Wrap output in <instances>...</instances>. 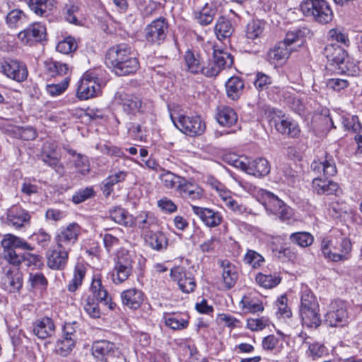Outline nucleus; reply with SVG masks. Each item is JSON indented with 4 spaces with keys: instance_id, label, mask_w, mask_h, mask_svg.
<instances>
[{
    "instance_id": "nucleus-1",
    "label": "nucleus",
    "mask_w": 362,
    "mask_h": 362,
    "mask_svg": "<svg viewBox=\"0 0 362 362\" xmlns=\"http://www.w3.org/2000/svg\"><path fill=\"white\" fill-rule=\"evenodd\" d=\"M311 170L316 174L322 173L325 179L317 177L313 180L312 187L315 193L319 195H337L340 190L339 185L328 179L337 174V167L333 156L326 153L319 159L314 160L310 165Z\"/></svg>"
},
{
    "instance_id": "nucleus-2",
    "label": "nucleus",
    "mask_w": 362,
    "mask_h": 362,
    "mask_svg": "<svg viewBox=\"0 0 362 362\" xmlns=\"http://www.w3.org/2000/svg\"><path fill=\"white\" fill-rule=\"evenodd\" d=\"M351 250V240L341 235L325 238L321 243V251L325 257L334 262L349 260Z\"/></svg>"
},
{
    "instance_id": "nucleus-3",
    "label": "nucleus",
    "mask_w": 362,
    "mask_h": 362,
    "mask_svg": "<svg viewBox=\"0 0 362 362\" xmlns=\"http://www.w3.org/2000/svg\"><path fill=\"white\" fill-rule=\"evenodd\" d=\"M323 54L329 64L335 66V69L339 73L348 76H354L357 74L358 68L341 46L332 43L327 45L324 47Z\"/></svg>"
},
{
    "instance_id": "nucleus-4",
    "label": "nucleus",
    "mask_w": 362,
    "mask_h": 362,
    "mask_svg": "<svg viewBox=\"0 0 362 362\" xmlns=\"http://www.w3.org/2000/svg\"><path fill=\"white\" fill-rule=\"evenodd\" d=\"M303 15L320 24H327L333 19V11L325 0H305L300 5Z\"/></svg>"
},
{
    "instance_id": "nucleus-5",
    "label": "nucleus",
    "mask_w": 362,
    "mask_h": 362,
    "mask_svg": "<svg viewBox=\"0 0 362 362\" xmlns=\"http://www.w3.org/2000/svg\"><path fill=\"white\" fill-rule=\"evenodd\" d=\"M169 23L164 17H159L146 25L144 30V37L147 44L160 46L167 39Z\"/></svg>"
},
{
    "instance_id": "nucleus-6",
    "label": "nucleus",
    "mask_w": 362,
    "mask_h": 362,
    "mask_svg": "<svg viewBox=\"0 0 362 362\" xmlns=\"http://www.w3.org/2000/svg\"><path fill=\"white\" fill-rule=\"evenodd\" d=\"M4 249V258L11 264L18 266L20 264V255L15 249H22L31 251L34 247L28 244L23 238L11 234H7L1 241Z\"/></svg>"
},
{
    "instance_id": "nucleus-7",
    "label": "nucleus",
    "mask_w": 362,
    "mask_h": 362,
    "mask_svg": "<svg viewBox=\"0 0 362 362\" xmlns=\"http://www.w3.org/2000/svg\"><path fill=\"white\" fill-rule=\"evenodd\" d=\"M170 117L175 126L186 135L196 136L202 135L205 132V122L199 116L180 115L177 118H175L172 115Z\"/></svg>"
},
{
    "instance_id": "nucleus-8",
    "label": "nucleus",
    "mask_w": 362,
    "mask_h": 362,
    "mask_svg": "<svg viewBox=\"0 0 362 362\" xmlns=\"http://www.w3.org/2000/svg\"><path fill=\"white\" fill-rule=\"evenodd\" d=\"M264 207L267 211L276 216L281 221L290 220L293 215V209L282 200L269 191H264Z\"/></svg>"
},
{
    "instance_id": "nucleus-9",
    "label": "nucleus",
    "mask_w": 362,
    "mask_h": 362,
    "mask_svg": "<svg viewBox=\"0 0 362 362\" xmlns=\"http://www.w3.org/2000/svg\"><path fill=\"white\" fill-rule=\"evenodd\" d=\"M100 90V86L95 74L86 71L78 81L76 95L80 100H88L97 96Z\"/></svg>"
},
{
    "instance_id": "nucleus-10",
    "label": "nucleus",
    "mask_w": 362,
    "mask_h": 362,
    "mask_svg": "<svg viewBox=\"0 0 362 362\" xmlns=\"http://www.w3.org/2000/svg\"><path fill=\"white\" fill-rule=\"evenodd\" d=\"M187 70L192 74H202L206 76L209 58L204 52L187 49L184 55Z\"/></svg>"
},
{
    "instance_id": "nucleus-11",
    "label": "nucleus",
    "mask_w": 362,
    "mask_h": 362,
    "mask_svg": "<svg viewBox=\"0 0 362 362\" xmlns=\"http://www.w3.org/2000/svg\"><path fill=\"white\" fill-rule=\"evenodd\" d=\"M326 322L331 327H342L348 320L346 304L341 300L331 302L325 316Z\"/></svg>"
},
{
    "instance_id": "nucleus-12",
    "label": "nucleus",
    "mask_w": 362,
    "mask_h": 362,
    "mask_svg": "<svg viewBox=\"0 0 362 362\" xmlns=\"http://www.w3.org/2000/svg\"><path fill=\"white\" fill-rule=\"evenodd\" d=\"M46 28L40 23L29 25L18 34V38L24 45L33 46L46 39Z\"/></svg>"
},
{
    "instance_id": "nucleus-13",
    "label": "nucleus",
    "mask_w": 362,
    "mask_h": 362,
    "mask_svg": "<svg viewBox=\"0 0 362 362\" xmlns=\"http://www.w3.org/2000/svg\"><path fill=\"white\" fill-rule=\"evenodd\" d=\"M1 71L9 78L17 82L24 81L28 77L25 64L20 61L8 58L1 62Z\"/></svg>"
},
{
    "instance_id": "nucleus-14",
    "label": "nucleus",
    "mask_w": 362,
    "mask_h": 362,
    "mask_svg": "<svg viewBox=\"0 0 362 362\" xmlns=\"http://www.w3.org/2000/svg\"><path fill=\"white\" fill-rule=\"evenodd\" d=\"M233 64L232 55L226 52L221 50H214L213 61L208 62V70H206V77L216 76L220 71L230 67Z\"/></svg>"
},
{
    "instance_id": "nucleus-15",
    "label": "nucleus",
    "mask_w": 362,
    "mask_h": 362,
    "mask_svg": "<svg viewBox=\"0 0 362 362\" xmlns=\"http://www.w3.org/2000/svg\"><path fill=\"white\" fill-rule=\"evenodd\" d=\"M81 227L76 223H70L66 228H63L56 237L58 248L71 251L78 240Z\"/></svg>"
},
{
    "instance_id": "nucleus-16",
    "label": "nucleus",
    "mask_w": 362,
    "mask_h": 362,
    "mask_svg": "<svg viewBox=\"0 0 362 362\" xmlns=\"http://www.w3.org/2000/svg\"><path fill=\"white\" fill-rule=\"evenodd\" d=\"M235 163L236 166L242 170L257 177L266 176L271 170L269 161L263 158H258L247 163L239 160H236Z\"/></svg>"
},
{
    "instance_id": "nucleus-17",
    "label": "nucleus",
    "mask_w": 362,
    "mask_h": 362,
    "mask_svg": "<svg viewBox=\"0 0 362 362\" xmlns=\"http://www.w3.org/2000/svg\"><path fill=\"white\" fill-rule=\"evenodd\" d=\"M170 278L176 281L180 289L186 293L193 292L197 286L192 272H187L182 267H175L170 269Z\"/></svg>"
},
{
    "instance_id": "nucleus-18",
    "label": "nucleus",
    "mask_w": 362,
    "mask_h": 362,
    "mask_svg": "<svg viewBox=\"0 0 362 362\" xmlns=\"http://www.w3.org/2000/svg\"><path fill=\"white\" fill-rule=\"evenodd\" d=\"M177 192L187 202H195L204 198L203 189L194 182L185 177L178 185Z\"/></svg>"
},
{
    "instance_id": "nucleus-19",
    "label": "nucleus",
    "mask_w": 362,
    "mask_h": 362,
    "mask_svg": "<svg viewBox=\"0 0 362 362\" xmlns=\"http://www.w3.org/2000/svg\"><path fill=\"white\" fill-rule=\"evenodd\" d=\"M117 262L115 267L117 270V281L122 283L126 281L132 272V260L129 252L122 250L117 254Z\"/></svg>"
},
{
    "instance_id": "nucleus-20",
    "label": "nucleus",
    "mask_w": 362,
    "mask_h": 362,
    "mask_svg": "<svg viewBox=\"0 0 362 362\" xmlns=\"http://www.w3.org/2000/svg\"><path fill=\"white\" fill-rule=\"evenodd\" d=\"M1 285L4 290L13 293L20 290L23 286V275L16 269L6 267L1 277Z\"/></svg>"
},
{
    "instance_id": "nucleus-21",
    "label": "nucleus",
    "mask_w": 362,
    "mask_h": 362,
    "mask_svg": "<svg viewBox=\"0 0 362 362\" xmlns=\"http://www.w3.org/2000/svg\"><path fill=\"white\" fill-rule=\"evenodd\" d=\"M304 348L306 356L313 361H317L329 355V350L324 343L313 338H305Z\"/></svg>"
},
{
    "instance_id": "nucleus-22",
    "label": "nucleus",
    "mask_w": 362,
    "mask_h": 362,
    "mask_svg": "<svg viewBox=\"0 0 362 362\" xmlns=\"http://www.w3.org/2000/svg\"><path fill=\"white\" fill-rule=\"evenodd\" d=\"M191 206L193 213L197 215L206 226L213 228L221 224L222 216L219 212L209 208Z\"/></svg>"
},
{
    "instance_id": "nucleus-23",
    "label": "nucleus",
    "mask_w": 362,
    "mask_h": 362,
    "mask_svg": "<svg viewBox=\"0 0 362 362\" xmlns=\"http://www.w3.org/2000/svg\"><path fill=\"white\" fill-rule=\"evenodd\" d=\"M69 251L62 248L49 250L47 253V266L52 269L62 270L65 268L69 259Z\"/></svg>"
},
{
    "instance_id": "nucleus-24",
    "label": "nucleus",
    "mask_w": 362,
    "mask_h": 362,
    "mask_svg": "<svg viewBox=\"0 0 362 362\" xmlns=\"http://www.w3.org/2000/svg\"><path fill=\"white\" fill-rule=\"evenodd\" d=\"M93 355L101 362H112L113 343L107 340L95 341L92 346Z\"/></svg>"
},
{
    "instance_id": "nucleus-25",
    "label": "nucleus",
    "mask_w": 362,
    "mask_h": 362,
    "mask_svg": "<svg viewBox=\"0 0 362 362\" xmlns=\"http://www.w3.org/2000/svg\"><path fill=\"white\" fill-rule=\"evenodd\" d=\"M30 219L28 211L18 206H13L7 212V223L16 228L23 227Z\"/></svg>"
},
{
    "instance_id": "nucleus-26",
    "label": "nucleus",
    "mask_w": 362,
    "mask_h": 362,
    "mask_svg": "<svg viewBox=\"0 0 362 362\" xmlns=\"http://www.w3.org/2000/svg\"><path fill=\"white\" fill-rule=\"evenodd\" d=\"M238 118V115L233 108L224 105L217 107L216 119L220 125L230 127L237 123Z\"/></svg>"
},
{
    "instance_id": "nucleus-27",
    "label": "nucleus",
    "mask_w": 362,
    "mask_h": 362,
    "mask_svg": "<svg viewBox=\"0 0 362 362\" xmlns=\"http://www.w3.org/2000/svg\"><path fill=\"white\" fill-rule=\"evenodd\" d=\"M216 13V6L212 3H206L200 10L194 12V18L199 25L206 26L212 23Z\"/></svg>"
},
{
    "instance_id": "nucleus-28",
    "label": "nucleus",
    "mask_w": 362,
    "mask_h": 362,
    "mask_svg": "<svg viewBox=\"0 0 362 362\" xmlns=\"http://www.w3.org/2000/svg\"><path fill=\"white\" fill-rule=\"evenodd\" d=\"M33 332L40 339L52 337L55 332V326L49 317H44L33 324Z\"/></svg>"
},
{
    "instance_id": "nucleus-29",
    "label": "nucleus",
    "mask_w": 362,
    "mask_h": 362,
    "mask_svg": "<svg viewBox=\"0 0 362 362\" xmlns=\"http://www.w3.org/2000/svg\"><path fill=\"white\" fill-rule=\"evenodd\" d=\"M291 49L287 47L286 44L282 42L277 43L270 49L267 54V60L271 64H276L288 58Z\"/></svg>"
},
{
    "instance_id": "nucleus-30",
    "label": "nucleus",
    "mask_w": 362,
    "mask_h": 362,
    "mask_svg": "<svg viewBox=\"0 0 362 362\" xmlns=\"http://www.w3.org/2000/svg\"><path fill=\"white\" fill-rule=\"evenodd\" d=\"M115 100H117V103L128 114L139 112L142 106V102L139 98L127 95L124 97L119 93L115 95Z\"/></svg>"
},
{
    "instance_id": "nucleus-31",
    "label": "nucleus",
    "mask_w": 362,
    "mask_h": 362,
    "mask_svg": "<svg viewBox=\"0 0 362 362\" xmlns=\"http://www.w3.org/2000/svg\"><path fill=\"white\" fill-rule=\"evenodd\" d=\"M121 299L124 305L136 310L144 300L143 293L136 288L127 289L121 293Z\"/></svg>"
},
{
    "instance_id": "nucleus-32",
    "label": "nucleus",
    "mask_w": 362,
    "mask_h": 362,
    "mask_svg": "<svg viewBox=\"0 0 362 362\" xmlns=\"http://www.w3.org/2000/svg\"><path fill=\"white\" fill-rule=\"evenodd\" d=\"M223 269L222 279L226 288H233L238 279V274L235 267L227 260L221 261Z\"/></svg>"
},
{
    "instance_id": "nucleus-33",
    "label": "nucleus",
    "mask_w": 362,
    "mask_h": 362,
    "mask_svg": "<svg viewBox=\"0 0 362 362\" xmlns=\"http://www.w3.org/2000/svg\"><path fill=\"white\" fill-rule=\"evenodd\" d=\"M276 129L282 134H286L291 137H296L300 132L298 125L293 121L286 118L274 119Z\"/></svg>"
},
{
    "instance_id": "nucleus-34",
    "label": "nucleus",
    "mask_w": 362,
    "mask_h": 362,
    "mask_svg": "<svg viewBox=\"0 0 362 362\" xmlns=\"http://www.w3.org/2000/svg\"><path fill=\"white\" fill-rule=\"evenodd\" d=\"M234 31L230 21L224 16L218 18L214 27V32L219 40L230 37Z\"/></svg>"
},
{
    "instance_id": "nucleus-35",
    "label": "nucleus",
    "mask_w": 362,
    "mask_h": 362,
    "mask_svg": "<svg viewBox=\"0 0 362 362\" xmlns=\"http://www.w3.org/2000/svg\"><path fill=\"white\" fill-rule=\"evenodd\" d=\"M244 86V81L240 78H230L226 83L227 96L233 100L238 99L243 93Z\"/></svg>"
},
{
    "instance_id": "nucleus-36",
    "label": "nucleus",
    "mask_w": 362,
    "mask_h": 362,
    "mask_svg": "<svg viewBox=\"0 0 362 362\" xmlns=\"http://www.w3.org/2000/svg\"><path fill=\"white\" fill-rule=\"evenodd\" d=\"M319 307L300 310L302 323L308 327H317L321 323Z\"/></svg>"
},
{
    "instance_id": "nucleus-37",
    "label": "nucleus",
    "mask_w": 362,
    "mask_h": 362,
    "mask_svg": "<svg viewBox=\"0 0 362 362\" xmlns=\"http://www.w3.org/2000/svg\"><path fill=\"white\" fill-rule=\"evenodd\" d=\"M139 68V62L136 58H129L127 60L115 63V74L117 76H127L134 74Z\"/></svg>"
},
{
    "instance_id": "nucleus-38",
    "label": "nucleus",
    "mask_w": 362,
    "mask_h": 362,
    "mask_svg": "<svg viewBox=\"0 0 362 362\" xmlns=\"http://www.w3.org/2000/svg\"><path fill=\"white\" fill-rule=\"evenodd\" d=\"M90 290L98 302L103 303L105 305H108V308L110 310L113 309L112 303H109L107 300V291L102 286L100 279H93Z\"/></svg>"
},
{
    "instance_id": "nucleus-39",
    "label": "nucleus",
    "mask_w": 362,
    "mask_h": 362,
    "mask_svg": "<svg viewBox=\"0 0 362 362\" xmlns=\"http://www.w3.org/2000/svg\"><path fill=\"white\" fill-rule=\"evenodd\" d=\"M54 2V0H29L28 4L35 14L44 16L52 10Z\"/></svg>"
},
{
    "instance_id": "nucleus-40",
    "label": "nucleus",
    "mask_w": 362,
    "mask_h": 362,
    "mask_svg": "<svg viewBox=\"0 0 362 362\" xmlns=\"http://www.w3.org/2000/svg\"><path fill=\"white\" fill-rule=\"evenodd\" d=\"M5 21L9 28H17L27 22V16L22 10L13 9L7 13Z\"/></svg>"
},
{
    "instance_id": "nucleus-41",
    "label": "nucleus",
    "mask_w": 362,
    "mask_h": 362,
    "mask_svg": "<svg viewBox=\"0 0 362 362\" xmlns=\"http://www.w3.org/2000/svg\"><path fill=\"white\" fill-rule=\"evenodd\" d=\"M159 179L161 180L163 185L168 189L177 188L181 181H183L185 177L175 175V173L161 168V173L159 175Z\"/></svg>"
},
{
    "instance_id": "nucleus-42",
    "label": "nucleus",
    "mask_w": 362,
    "mask_h": 362,
    "mask_svg": "<svg viewBox=\"0 0 362 362\" xmlns=\"http://www.w3.org/2000/svg\"><path fill=\"white\" fill-rule=\"evenodd\" d=\"M146 242L152 249L157 251L166 250L168 245L167 237L160 231L156 232L149 235Z\"/></svg>"
},
{
    "instance_id": "nucleus-43",
    "label": "nucleus",
    "mask_w": 362,
    "mask_h": 362,
    "mask_svg": "<svg viewBox=\"0 0 362 362\" xmlns=\"http://www.w3.org/2000/svg\"><path fill=\"white\" fill-rule=\"evenodd\" d=\"M256 282L261 286L265 288H272L279 285L281 281L279 275L265 274L263 273H258L255 277Z\"/></svg>"
},
{
    "instance_id": "nucleus-44",
    "label": "nucleus",
    "mask_w": 362,
    "mask_h": 362,
    "mask_svg": "<svg viewBox=\"0 0 362 362\" xmlns=\"http://www.w3.org/2000/svg\"><path fill=\"white\" fill-rule=\"evenodd\" d=\"M163 320L165 325L173 330L184 329L189 325L188 317L185 319L179 315H166Z\"/></svg>"
},
{
    "instance_id": "nucleus-45",
    "label": "nucleus",
    "mask_w": 362,
    "mask_h": 362,
    "mask_svg": "<svg viewBox=\"0 0 362 362\" xmlns=\"http://www.w3.org/2000/svg\"><path fill=\"white\" fill-rule=\"evenodd\" d=\"M264 30V23L259 20H252L246 26L247 38L255 40L261 37Z\"/></svg>"
},
{
    "instance_id": "nucleus-46",
    "label": "nucleus",
    "mask_w": 362,
    "mask_h": 362,
    "mask_svg": "<svg viewBox=\"0 0 362 362\" xmlns=\"http://www.w3.org/2000/svg\"><path fill=\"white\" fill-rule=\"evenodd\" d=\"M46 71L51 76H63L66 74L69 67L65 63L48 60L45 62Z\"/></svg>"
},
{
    "instance_id": "nucleus-47",
    "label": "nucleus",
    "mask_w": 362,
    "mask_h": 362,
    "mask_svg": "<svg viewBox=\"0 0 362 362\" xmlns=\"http://www.w3.org/2000/svg\"><path fill=\"white\" fill-rule=\"evenodd\" d=\"M86 274V268L82 264H77L75 267L74 277L69 284L67 288L70 292L76 291L81 285Z\"/></svg>"
},
{
    "instance_id": "nucleus-48",
    "label": "nucleus",
    "mask_w": 362,
    "mask_h": 362,
    "mask_svg": "<svg viewBox=\"0 0 362 362\" xmlns=\"http://www.w3.org/2000/svg\"><path fill=\"white\" fill-rule=\"evenodd\" d=\"M243 308L246 309L249 313H255L264 310V306L261 300L252 298L249 296H244L240 300Z\"/></svg>"
},
{
    "instance_id": "nucleus-49",
    "label": "nucleus",
    "mask_w": 362,
    "mask_h": 362,
    "mask_svg": "<svg viewBox=\"0 0 362 362\" xmlns=\"http://www.w3.org/2000/svg\"><path fill=\"white\" fill-rule=\"evenodd\" d=\"M115 222L125 227H131L134 224V219L125 209L115 208Z\"/></svg>"
},
{
    "instance_id": "nucleus-50",
    "label": "nucleus",
    "mask_w": 362,
    "mask_h": 362,
    "mask_svg": "<svg viewBox=\"0 0 362 362\" xmlns=\"http://www.w3.org/2000/svg\"><path fill=\"white\" fill-rule=\"evenodd\" d=\"M290 240L292 243L302 247H305L310 246L314 239L313 235L308 232H297L290 235Z\"/></svg>"
},
{
    "instance_id": "nucleus-51",
    "label": "nucleus",
    "mask_w": 362,
    "mask_h": 362,
    "mask_svg": "<svg viewBox=\"0 0 362 362\" xmlns=\"http://www.w3.org/2000/svg\"><path fill=\"white\" fill-rule=\"evenodd\" d=\"M319 304L315 296L308 290L302 292L300 310L318 308Z\"/></svg>"
},
{
    "instance_id": "nucleus-52",
    "label": "nucleus",
    "mask_w": 362,
    "mask_h": 362,
    "mask_svg": "<svg viewBox=\"0 0 362 362\" xmlns=\"http://www.w3.org/2000/svg\"><path fill=\"white\" fill-rule=\"evenodd\" d=\"M244 262L253 268H258L264 262V258L256 251L248 250L245 255Z\"/></svg>"
},
{
    "instance_id": "nucleus-53",
    "label": "nucleus",
    "mask_w": 362,
    "mask_h": 362,
    "mask_svg": "<svg viewBox=\"0 0 362 362\" xmlns=\"http://www.w3.org/2000/svg\"><path fill=\"white\" fill-rule=\"evenodd\" d=\"M95 196V191L93 187H87L79 189L72 196L71 201L76 204H81L86 200L90 199Z\"/></svg>"
},
{
    "instance_id": "nucleus-54",
    "label": "nucleus",
    "mask_w": 362,
    "mask_h": 362,
    "mask_svg": "<svg viewBox=\"0 0 362 362\" xmlns=\"http://www.w3.org/2000/svg\"><path fill=\"white\" fill-rule=\"evenodd\" d=\"M77 49V43L75 39L71 36L58 42L56 47L57 51L62 54H69Z\"/></svg>"
},
{
    "instance_id": "nucleus-55",
    "label": "nucleus",
    "mask_w": 362,
    "mask_h": 362,
    "mask_svg": "<svg viewBox=\"0 0 362 362\" xmlns=\"http://www.w3.org/2000/svg\"><path fill=\"white\" fill-rule=\"evenodd\" d=\"M83 308L88 315L93 318H98L100 316V311L93 297L88 296L84 300Z\"/></svg>"
},
{
    "instance_id": "nucleus-56",
    "label": "nucleus",
    "mask_w": 362,
    "mask_h": 362,
    "mask_svg": "<svg viewBox=\"0 0 362 362\" xmlns=\"http://www.w3.org/2000/svg\"><path fill=\"white\" fill-rule=\"evenodd\" d=\"M69 78L66 77L61 83L56 84H48L46 86V91L52 97L58 96L63 93L68 88Z\"/></svg>"
},
{
    "instance_id": "nucleus-57",
    "label": "nucleus",
    "mask_w": 362,
    "mask_h": 362,
    "mask_svg": "<svg viewBox=\"0 0 362 362\" xmlns=\"http://www.w3.org/2000/svg\"><path fill=\"white\" fill-rule=\"evenodd\" d=\"M115 54V63L127 60L129 58H136L132 53L130 47L124 43L117 45Z\"/></svg>"
},
{
    "instance_id": "nucleus-58",
    "label": "nucleus",
    "mask_w": 362,
    "mask_h": 362,
    "mask_svg": "<svg viewBox=\"0 0 362 362\" xmlns=\"http://www.w3.org/2000/svg\"><path fill=\"white\" fill-rule=\"evenodd\" d=\"M74 346V339L63 337L62 339H60L57 341V351L59 354L63 356H66L70 353Z\"/></svg>"
},
{
    "instance_id": "nucleus-59",
    "label": "nucleus",
    "mask_w": 362,
    "mask_h": 362,
    "mask_svg": "<svg viewBox=\"0 0 362 362\" xmlns=\"http://www.w3.org/2000/svg\"><path fill=\"white\" fill-rule=\"evenodd\" d=\"M29 281L34 288L45 290L47 286V280L42 273H30Z\"/></svg>"
},
{
    "instance_id": "nucleus-60",
    "label": "nucleus",
    "mask_w": 362,
    "mask_h": 362,
    "mask_svg": "<svg viewBox=\"0 0 362 362\" xmlns=\"http://www.w3.org/2000/svg\"><path fill=\"white\" fill-rule=\"evenodd\" d=\"M42 257L40 255L25 252L20 255V264L25 262L28 267L40 268L42 265Z\"/></svg>"
},
{
    "instance_id": "nucleus-61",
    "label": "nucleus",
    "mask_w": 362,
    "mask_h": 362,
    "mask_svg": "<svg viewBox=\"0 0 362 362\" xmlns=\"http://www.w3.org/2000/svg\"><path fill=\"white\" fill-rule=\"evenodd\" d=\"M272 82V78L270 76L263 72H257L256 74V78L254 81V85L259 91H262L267 89Z\"/></svg>"
},
{
    "instance_id": "nucleus-62",
    "label": "nucleus",
    "mask_w": 362,
    "mask_h": 362,
    "mask_svg": "<svg viewBox=\"0 0 362 362\" xmlns=\"http://www.w3.org/2000/svg\"><path fill=\"white\" fill-rule=\"evenodd\" d=\"M269 325V320L265 317L250 318L247 320V327L252 331H259Z\"/></svg>"
},
{
    "instance_id": "nucleus-63",
    "label": "nucleus",
    "mask_w": 362,
    "mask_h": 362,
    "mask_svg": "<svg viewBox=\"0 0 362 362\" xmlns=\"http://www.w3.org/2000/svg\"><path fill=\"white\" fill-rule=\"evenodd\" d=\"M42 160H43V162L47 163L49 166L54 168L58 174H59V175L64 174V166L60 163L59 159L58 158L57 155L42 156Z\"/></svg>"
},
{
    "instance_id": "nucleus-64",
    "label": "nucleus",
    "mask_w": 362,
    "mask_h": 362,
    "mask_svg": "<svg viewBox=\"0 0 362 362\" xmlns=\"http://www.w3.org/2000/svg\"><path fill=\"white\" fill-rule=\"evenodd\" d=\"M304 32L300 30L290 31L287 33L286 37L282 42L286 44L287 47L296 42H303Z\"/></svg>"
}]
</instances>
